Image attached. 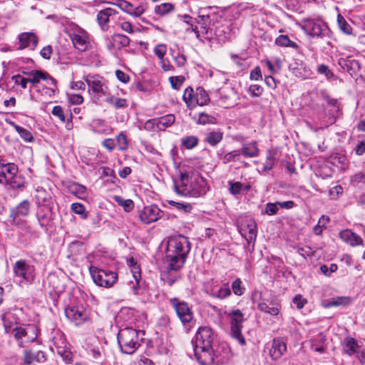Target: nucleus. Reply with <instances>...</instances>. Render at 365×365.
I'll list each match as a JSON object with an SVG mask.
<instances>
[{
    "instance_id": "f257e3e1",
    "label": "nucleus",
    "mask_w": 365,
    "mask_h": 365,
    "mask_svg": "<svg viewBox=\"0 0 365 365\" xmlns=\"http://www.w3.org/2000/svg\"><path fill=\"white\" fill-rule=\"evenodd\" d=\"M190 250V243L187 237L183 235L169 238L165 251V264L168 271H177L181 269Z\"/></svg>"
},
{
    "instance_id": "f03ea898",
    "label": "nucleus",
    "mask_w": 365,
    "mask_h": 365,
    "mask_svg": "<svg viewBox=\"0 0 365 365\" xmlns=\"http://www.w3.org/2000/svg\"><path fill=\"white\" fill-rule=\"evenodd\" d=\"M175 192L181 196L200 197L205 195L209 190L206 180L198 173H183L180 179L174 183Z\"/></svg>"
},
{
    "instance_id": "7ed1b4c3",
    "label": "nucleus",
    "mask_w": 365,
    "mask_h": 365,
    "mask_svg": "<svg viewBox=\"0 0 365 365\" xmlns=\"http://www.w3.org/2000/svg\"><path fill=\"white\" fill-rule=\"evenodd\" d=\"M139 334L143 335L140 331L130 327H126L119 331L118 342L123 353L132 354L138 349L140 345Z\"/></svg>"
},
{
    "instance_id": "20e7f679",
    "label": "nucleus",
    "mask_w": 365,
    "mask_h": 365,
    "mask_svg": "<svg viewBox=\"0 0 365 365\" xmlns=\"http://www.w3.org/2000/svg\"><path fill=\"white\" fill-rule=\"evenodd\" d=\"M88 87V93L95 103H99L103 98H108L110 94L106 81L99 76L88 75L84 78Z\"/></svg>"
},
{
    "instance_id": "39448f33",
    "label": "nucleus",
    "mask_w": 365,
    "mask_h": 365,
    "mask_svg": "<svg viewBox=\"0 0 365 365\" xmlns=\"http://www.w3.org/2000/svg\"><path fill=\"white\" fill-rule=\"evenodd\" d=\"M14 280L21 285L31 283L35 277V267L24 259L17 260L13 266Z\"/></svg>"
},
{
    "instance_id": "423d86ee",
    "label": "nucleus",
    "mask_w": 365,
    "mask_h": 365,
    "mask_svg": "<svg viewBox=\"0 0 365 365\" xmlns=\"http://www.w3.org/2000/svg\"><path fill=\"white\" fill-rule=\"evenodd\" d=\"M230 322L231 336L239 341L241 345H245L246 341L242 334L243 322L245 321L244 314L238 309L226 312Z\"/></svg>"
},
{
    "instance_id": "0eeeda50",
    "label": "nucleus",
    "mask_w": 365,
    "mask_h": 365,
    "mask_svg": "<svg viewBox=\"0 0 365 365\" xmlns=\"http://www.w3.org/2000/svg\"><path fill=\"white\" fill-rule=\"evenodd\" d=\"M90 273L95 284L100 287H110L118 279L116 272L93 267H90Z\"/></svg>"
},
{
    "instance_id": "6e6552de",
    "label": "nucleus",
    "mask_w": 365,
    "mask_h": 365,
    "mask_svg": "<svg viewBox=\"0 0 365 365\" xmlns=\"http://www.w3.org/2000/svg\"><path fill=\"white\" fill-rule=\"evenodd\" d=\"M169 303L174 309L178 319L183 325L189 324L193 320V312L188 304L176 297L169 299Z\"/></svg>"
},
{
    "instance_id": "1a4fd4ad",
    "label": "nucleus",
    "mask_w": 365,
    "mask_h": 365,
    "mask_svg": "<svg viewBox=\"0 0 365 365\" xmlns=\"http://www.w3.org/2000/svg\"><path fill=\"white\" fill-rule=\"evenodd\" d=\"M13 331L20 346H24L26 344L33 342L38 336V329L34 325L19 327L13 329Z\"/></svg>"
},
{
    "instance_id": "9d476101",
    "label": "nucleus",
    "mask_w": 365,
    "mask_h": 365,
    "mask_svg": "<svg viewBox=\"0 0 365 365\" xmlns=\"http://www.w3.org/2000/svg\"><path fill=\"white\" fill-rule=\"evenodd\" d=\"M215 335L210 327H200L195 336L194 348L211 349L215 339Z\"/></svg>"
},
{
    "instance_id": "9b49d317",
    "label": "nucleus",
    "mask_w": 365,
    "mask_h": 365,
    "mask_svg": "<svg viewBox=\"0 0 365 365\" xmlns=\"http://www.w3.org/2000/svg\"><path fill=\"white\" fill-rule=\"evenodd\" d=\"M195 356L201 365H218L223 363V360L215 355L213 352V347L211 349L194 348Z\"/></svg>"
},
{
    "instance_id": "f8f14e48",
    "label": "nucleus",
    "mask_w": 365,
    "mask_h": 365,
    "mask_svg": "<svg viewBox=\"0 0 365 365\" xmlns=\"http://www.w3.org/2000/svg\"><path fill=\"white\" fill-rule=\"evenodd\" d=\"M36 216L40 227L44 230H48V227L51 226L52 221L55 217L53 206L38 207L36 210Z\"/></svg>"
},
{
    "instance_id": "ddd939ff",
    "label": "nucleus",
    "mask_w": 365,
    "mask_h": 365,
    "mask_svg": "<svg viewBox=\"0 0 365 365\" xmlns=\"http://www.w3.org/2000/svg\"><path fill=\"white\" fill-rule=\"evenodd\" d=\"M163 215V212L155 205L145 206L140 212V220L144 224L157 221Z\"/></svg>"
},
{
    "instance_id": "4468645a",
    "label": "nucleus",
    "mask_w": 365,
    "mask_h": 365,
    "mask_svg": "<svg viewBox=\"0 0 365 365\" xmlns=\"http://www.w3.org/2000/svg\"><path fill=\"white\" fill-rule=\"evenodd\" d=\"M68 319L76 325L81 324L88 319V313L83 306H72L65 309Z\"/></svg>"
},
{
    "instance_id": "2eb2a0df",
    "label": "nucleus",
    "mask_w": 365,
    "mask_h": 365,
    "mask_svg": "<svg viewBox=\"0 0 365 365\" xmlns=\"http://www.w3.org/2000/svg\"><path fill=\"white\" fill-rule=\"evenodd\" d=\"M306 33L312 37L324 36L327 28L324 25L314 20H307L304 25Z\"/></svg>"
},
{
    "instance_id": "dca6fc26",
    "label": "nucleus",
    "mask_w": 365,
    "mask_h": 365,
    "mask_svg": "<svg viewBox=\"0 0 365 365\" xmlns=\"http://www.w3.org/2000/svg\"><path fill=\"white\" fill-rule=\"evenodd\" d=\"M287 351V344L282 338H274L269 349V356L272 360L279 359Z\"/></svg>"
},
{
    "instance_id": "f3484780",
    "label": "nucleus",
    "mask_w": 365,
    "mask_h": 365,
    "mask_svg": "<svg viewBox=\"0 0 365 365\" xmlns=\"http://www.w3.org/2000/svg\"><path fill=\"white\" fill-rule=\"evenodd\" d=\"M130 38L120 34H115L113 35L110 38H107V48L109 51H112L113 49L120 50L123 47H126L130 43Z\"/></svg>"
},
{
    "instance_id": "a211bd4d",
    "label": "nucleus",
    "mask_w": 365,
    "mask_h": 365,
    "mask_svg": "<svg viewBox=\"0 0 365 365\" xmlns=\"http://www.w3.org/2000/svg\"><path fill=\"white\" fill-rule=\"evenodd\" d=\"M19 48L24 49L29 48L34 50L37 46L38 39L36 35L33 32H24L19 35Z\"/></svg>"
},
{
    "instance_id": "6ab92c4d",
    "label": "nucleus",
    "mask_w": 365,
    "mask_h": 365,
    "mask_svg": "<svg viewBox=\"0 0 365 365\" xmlns=\"http://www.w3.org/2000/svg\"><path fill=\"white\" fill-rule=\"evenodd\" d=\"M340 238L351 247L363 245L362 238L350 230H344L339 232Z\"/></svg>"
},
{
    "instance_id": "aec40b11",
    "label": "nucleus",
    "mask_w": 365,
    "mask_h": 365,
    "mask_svg": "<svg viewBox=\"0 0 365 365\" xmlns=\"http://www.w3.org/2000/svg\"><path fill=\"white\" fill-rule=\"evenodd\" d=\"M35 197L38 207L53 206L51 193L43 187H38L36 189Z\"/></svg>"
},
{
    "instance_id": "412c9836",
    "label": "nucleus",
    "mask_w": 365,
    "mask_h": 365,
    "mask_svg": "<svg viewBox=\"0 0 365 365\" xmlns=\"http://www.w3.org/2000/svg\"><path fill=\"white\" fill-rule=\"evenodd\" d=\"M0 182L4 183L11 180L12 176L18 173V167L14 163H0Z\"/></svg>"
},
{
    "instance_id": "4be33fe9",
    "label": "nucleus",
    "mask_w": 365,
    "mask_h": 365,
    "mask_svg": "<svg viewBox=\"0 0 365 365\" xmlns=\"http://www.w3.org/2000/svg\"><path fill=\"white\" fill-rule=\"evenodd\" d=\"M116 14L115 10L111 8H106L98 12L97 15V21L101 26L102 30L107 31L108 29V23L109 18Z\"/></svg>"
},
{
    "instance_id": "5701e85b",
    "label": "nucleus",
    "mask_w": 365,
    "mask_h": 365,
    "mask_svg": "<svg viewBox=\"0 0 365 365\" xmlns=\"http://www.w3.org/2000/svg\"><path fill=\"white\" fill-rule=\"evenodd\" d=\"M72 42L74 46L81 51L86 50L88 46L87 36L84 32L75 33L71 36Z\"/></svg>"
},
{
    "instance_id": "b1692460",
    "label": "nucleus",
    "mask_w": 365,
    "mask_h": 365,
    "mask_svg": "<svg viewBox=\"0 0 365 365\" xmlns=\"http://www.w3.org/2000/svg\"><path fill=\"white\" fill-rule=\"evenodd\" d=\"M240 152L246 158H255L259 155V150L257 148V142L253 141L244 143Z\"/></svg>"
},
{
    "instance_id": "393cba45",
    "label": "nucleus",
    "mask_w": 365,
    "mask_h": 365,
    "mask_svg": "<svg viewBox=\"0 0 365 365\" xmlns=\"http://www.w3.org/2000/svg\"><path fill=\"white\" fill-rule=\"evenodd\" d=\"M29 210L30 202L27 200H25L11 210L10 216L14 219L18 216H26L29 213Z\"/></svg>"
},
{
    "instance_id": "a878e982",
    "label": "nucleus",
    "mask_w": 365,
    "mask_h": 365,
    "mask_svg": "<svg viewBox=\"0 0 365 365\" xmlns=\"http://www.w3.org/2000/svg\"><path fill=\"white\" fill-rule=\"evenodd\" d=\"M2 320L5 331L7 333H12L14 334L13 329L19 328V326L17 324V322L12 313H7L2 316Z\"/></svg>"
},
{
    "instance_id": "bb28decb",
    "label": "nucleus",
    "mask_w": 365,
    "mask_h": 365,
    "mask_svg": "<svg viewBox=\"0 0 365 365\" xmlns=\"http://www.w3.org/2000/svg\"><path fill=\"white\" fill-rule=\"evenodd\" d=\"M29 78H27L28 83L32 84L33 87L37 88L38 85L40 83V81L45 78L46 72L38 71V70H33L29 72Z\"/></svg>"
},
{
    "instance_id": "cd10ccee",
    "label": "nucleus",
    "mask_w": 365,
    "mask_h": 365,
    "mask_svg": "<svg viewBox=\"0 0 365 365\" xmlns=\"http://www.w3.org/2000/svg\"><path fill=\"white\" fill-rule=\"evenodd\" d=\"M5 184L9 185L13 189H19L25 187V178L24 177L16 173L14 175L11 180H6Z\"/></svg>"
},
{
    "instance_id": "c85d7f7f",
    "label": "nucleus",
    "mask_w": 365,
    "mask_h": 365,
    "mask_svg": "<svg viewBox=\"0 0 365 365\" xmlns=\"http://www.w3.org/2000/svg\"><path fill=\"white\" fill-rule=\"evenodd\" d=\"M351 303V299L349 297H337L327 300L324 307L329 308L331 307L346 306Z\"/></svg>"
},
{
    "instance_id": "c756f323",
    "label": "nucleus",
    "mask_w": 365,
    "mask_h": 365,
    "mask_svg": "<svg viewBox=\"0 0 365 365\" xmlns=\"http://www.w3.org/2000/svg\"><path fill=\"white\" fill-rule=\"evenodd\" d=\"M158 122V130H165L175 122V118L173 114L165 115L160 118H156Z\"/></svg>"
},
{
    "instance_id": "7c9ffc66",
    "label": "nucleus",
    "mask_w": 365,
    "mask_h": 365,
    "mask_svg": "<svg viewBox=\"0 0 365 365\" xmlns=\"http://www.w3.org/2000/svg\"><path fill=\"white\" fill-rule=\"evenodd\" d=\"M359 345L354 338H346L344 341V351L349 356H352L357 352Z\"/></svg>"
},
{
    "instance_id": "2f4dec72",
    "label": "nucleus",
    "mask_w": 365,
    "mask_h": 365,
    "mask_svg": "<svg viewBox=\"0 0 365 365\" xmlns=\"http://www.w3.org/2000/svg\"><path fill=\"white\" fill-rule=\"evenodd\" d=\"M182 99L190 109L195 107V91L191 87L185 90Z\"/></svg>"
},
{
    "instance_id": "473e14b6",
    "label": "nucleus",
    "mask_w": 365,
    "mask_h": 365,
    "mask_svg": "<svg viewBox=\"0 0 365 365\" xmlns=\"http://www.w3.org/2000/svg\"><path fill=\"white\" fill-rule=\"evenodd\" d=\"M210 102L207 93L202 87L197 88L195 91V106H200L207 105Z\"/></svg>"
},
{
    "instance_id": "72a5a7b5",
    "label": "nucleus",
    "mask_w": 365,
    "mask_h": 365,
    "mask_svg": "<svg viewBox=\"0 0 365 365\" xmlns=\"http://www.w3.org/2000/svg\"><path fill=\"white\" fill-rule=\"evenodd\" d=\"M211 295L213 297L223 299L231 295V289H230L228 284L226 283L217 289H213L212 290Z\"/></svg>"
},
{
    "instance_id": "f704fd0d",
    "label": "nucleus",
    "mask_w": 365,
    "mask_h": 365,
    "mask_svg": "<svg viewBox=\"0 0 365 365\" xmlns=\"http://www.w3.org/2000/svg\"><path fill=\"white\" fill-rule=\"evenodd\" d=\"M337 25L339 29L345 34L351 35L352 34V27L344 18V16L338 14L336 18Z\"/></svg>"
},
{
    "instance_id": "c9c22d12",
    "label": "nucleus",
    "mask_w": 365,
    "mask_h": 365,
    "mask_svg": "<svg viewBox=\"0 0 365 365\" xmlns=\"http://www.w3.org/2000/svg\"><path fill=\"white\" fill-rule=\"evenodd\" d=\"M222 137L223 134L222 132L212 131L207 135L205 140L210 145L215 146L222 140Z\"/></svg>"
},
{
    "instance_id": "e433bc0d",
    "label": "nucleus",
    "mask_w": 365,
    "mask_h": 365,
    "mask_svg": "<svg viewBox=\"0 0 365 365\" xmlns=\"http://www.w3.org/2000/svg\"><path fill=\"white\" fill-rule=\"evenodd\" d=\"M113 200L121 207L125 212L131 211L134 207V202L130 199H124L121 196L115 195L113 197Z\"/></svg>"
},
{
    "instance_id": "4c0bfd02",
    "label": "nucleus",
    "mask_w": 365,
    "mask_h": 365,
    "mask_svg": "<svg viewBox=\"0 0 365 365\" xmlns=\"http://www.w3.org/2000/svg\"><path fill=\"white\" fill-rule=\"evenodd\" d=\"M10 125L14 127V128L16 130V131L19 134V135L25 141L31 142L33 140V139H34L33 135L29 130L16 125L14 122H11Z\"/></svg>"
},
{
    "instance_id": "58836bf2",
    "label": "nucleus",
    "mask_w": 365,
    "mask_h": 365,
    "mask_svg": "<svg viewBox=\"0 0 365 365\" xmlns=\"http://www.w3.org/2000/svg\"><path fill=\"white\" fill-rule=\"evenodd\" d=\"M106 101L112 105L115 108H123L127 106V101L124 98H115L109 94Z\"/></svg>"
},
{
    "instance_id": "ea45409f",
    "label": "nucleus",
    "mask_w": 365,
    "mask_h": 365,
    "mask_svg": "<svg viewBox=\"0 0 365 365\" xmlns=\"http://www.w3.org/2000/svg\"><path fill=\"white\" fill-rule=\"evenodd\" d=\"M248 230L247 235L245 236V238L248 244L254 243L257 237V225L253 220H250V228Z\"/></svg>"
},
{
    "instance_id": "a19ab883",
    "label": "nucleus",
    "mask_w": 365,
    "mask_h": 365,
    "mask_svg": "<svg viewBox=\"0 0 365 365\" xmlns=\"http://www.w3.org/2000/svg\"><path fill=\"white\" fill-rule=\"evenodd\" d=\"M276 43L281 46L297 48V44L291 41L287 36L280 35L276 38Z\"/></svg>"
},
{
    "instance_id": "79ce46f5",
    "label": "nucleus",
    "mask_w": 365,
    "mask_h": 365,
    "mask_svg": "<svg viewBox=\"0 0 365 365\" xmlns=\"http://www.w3.org/2000/svg\"><path fill=\"white\" fill-rule=\"evenodd\" d=\"M257 307L260 311L274 316L277 315L279 312V309L277 306L271 307L266 302L259 303Z\"/></svg>"
},
{
    "instance_id": "37998d69",
    "label": "nucleus",
    "mask_w": 365,
    "mask_h": 365,
    "mask_svg": "<svg viewBox=\"0 0 365 365\" xmlns=\"http://www.w3.org/2000/svg\"><path fill=\"white\" fill-rule=\"evenodd\" d=\"M198 138L196 136L190 135L182 138L181 143L187 149H192L198 144Z\"/></svg>"
},
{
    "instance_id": "c03bdc74",
    "label": "nucleus",
    "mask_w": 365,
    "mask_h": 365,
    "mask_svg": "<svg viewBox=\"0 0 365 365\" xmlns=\"http://www.w3.org/2000/svg\"><path fill=\"white\" fill-rule=\"evenodd\" d=\"M319 340L320 341V343H322V344L320 346H315V342H317V341H312L311 349L314 351L322 354L326 350V338L322 333L319 334Z\"/></svg>"
},
{
    "instance_id": "a18cd8bd",
    "label": "nucleus",
    "mask_w": 365,
    "mask_h": 365,
    "mask_svg": "<svg viewBox=\"0 0 365 365\" xmlns=\"http://www.w3.org/2000/svg\"><path fill=\"white\" fill-rule=\"evenodd\" d=\"M198 124L206 125V124H215L216 123V118L205 113H199L198 120L197 121Z\"/></svg>"
},
{
    "instance_id": "49530a36",
    "label": "nucleus",
    "mask_w": 365,
    "mask_h": 365,
    "mask_svg": "<svg viewBox=\"0 0 365 365\" xmlns=\"http://www.w3.org/2000/svg\"><path fill=\"white\" fill-rule=\"evenodd\" d=\"M232 290L237 296H242L245 291V287L242 286V281L240 278H237L232 283Z\"/></svg>"
},
{
    "instance_id": "de8ad7c7",
    "label": "nucleus",
    "mask_w": 365,
    "mask_h": 365,
    "mask_svg": "<svg viewBox=\"0 0 365 365\" xmlns=\"http://www.w3.org/2000/svg\"><path fill=\"white\" fill-rule=\"evenodd\" d=\"M173 9V4L163 3L155 7V12L159 15H165Z\"/></svg>"
},
{
    "instance_id": "09e8293b",
    "label": "nucleus",
    "mask_w": 365,
    "mask_h": 365,
    "mask_svg": "<svg viewBox=\"0 0 365 365\" xmlns=\"http://www.w3.org/2000/svg\"><path fill=\"white\" fill-rule=\"evenodd\" d=\"M71 210L74 213L81 215L83 219L88 217V213L86 212L85 207L81 203H73L71 205Z\"/></svg>"
},
{
    "instance_id": "8fccbe9b",
    "label": "nucleus",
    "mask_w": 365,
    "mask_h": 365,
    "mask_svg": "<svg viewBox=\"0 0 365 365\" xmlns=\"http://www.w3.org/2000/svg\"><path fill=\"white\" fill-rule=\"evenodd\" d=\"M72 192L79 198L83 199L87 196L86 187L79 184H75L72 187Z\"/></svg>"
},
{
    "instance_id": "3c124183",
    "label": "nucleus",
    "mask_w": 365,
    "mask_h": 365,
    "mask_svg": "<svg viewBox=\"0 0 365 365\" xmlns=\"http://www.w3.org/2000/svg\"><path fill=\"white\" fill-rule=\"evenodd\" d=\"M117 145L120 150H126L128 147V142L125 135L120 133L116 138Z\"/></svg>"
},
{
    "instance_id": "603ef678",
    "label": "nucleus",
    "mask_w": 365,
    "mask_h": 365,
    "mask_svg": "<svg viewBox=\"0 0 365 365\" xmlns=\"http://www.w3.org/2000/svg\"><path fill=\"white\" fill-rule=\"evenodd\" d=\"M169 204L172 206L175 207L177 209L180 210H183L185 212H190L192 207L190 203H183V202H178L175 201L170 200Z\"/></svg>"
},
{
    "instance_id": "864d4df0",
    "label": "nucleus",
    "mask_w": 365,
    "mask_h": 365,
    "mask_svg": "<svg viewBox=\"0 0 365 365\" xmlns=\"http://www.w3.org/2000/svg\"><path fill=\"white\" fill-rule=\"evenodd\" d=\"M230 192L234 195H239L242 189V184L240 182H232L229 181Z\"/></svg>"
},
{
    "instance_id": "5fc2aeb1",
    "label": "nucleus",
    "mask_w": 365,
    "mask_h": 365,
    "mask_svg": "<svg viewBox=\"0 0 365 365\" xmlns=\"http://www.w3.org/2000/svg\"><path fill=\"white\" fill-rule=\"evenodd\" d=\"M11 79L15 84L20 85L22 88L26 89L27 88V78H25L20 74H17L12 76Z\"/></svg>"
},
{
    "instance_id": "6e6d98bb",
    "label": "nucleus",
    "mask_w": 365,
    "mask_h": 365,
    "mask_svg": "<svg viewBox=\"0 0 365 365\" xmlns=\"http://www.w3.org/2000/svg\"><path fill=\"white\" fill-rule=\"evenodd\" d=\"M46 78H43L42 81H45V83L42 86L44 87H50L58 89L57 81L51 76L48 73L46 72Z\"/></svg>"
},
{
    "instance_id": "4d7b16f0",
    "label": "nucleus",
    "mask_w": 365,
    "mask_h": 365,
    "mask_svg": "<svg viewBox=\"0 0 365 365\" xmlns=\"http://www.w3.org/2000/svg\"><path fill=\"white\" fill-rule=\"evenodd\" d=\"M49 283L53 287V289L56 292H62L64 289L63 284H56V282L58 281L56 275H50L48 277Z\"/></svg>"
},
{
    "instance_id": "13d9d810",
    "label": "nucleus",
    "mask_w": 365,
    "mask_h": 365,
    "mask_svg": "<svg viewBox=\"0 0 365 365\" xmlns=\"http://www.w3.org/2000/svg\"><path fill=\"white\" fill-rule=\"evenodd\" d=\"M153 51L160 59L163 60L167 52V46L163 43L158 44L154 48Z\"/></svg>"
},
{
    "instance_id": "bf43d9fd",
    "label": "nucleus",
    "mask_w": 365,
    "mask_h": 365,
    "mask_svg": "<svg viewBox=\"0 0 365 365\" xmlns=\"http://www.w3.org/2000/svg\"><path fill=\"white\" fill-rule=\"evenodd\" d=\"M317 72L320 74H324L328 79L334 77L333 72L324 64H320L318 66Z\"/></svg>"
},
{
    "instance_id": "052dcab7",
    "label": "nucleus",
    "mask_w": 365,
    "mask_h": 365,
    "mask_svg": "<svg viewBox=\"0 0 365 365\" xmlns=\"http://www.w3.org/2000/svg\"><path fill=\"white\" fill-rule=\"evenodd\" d=\"M345 66H347V71L350 74H352V71L355 73L356 71L359 70L360 68L358 61L356 60L347 61Z\"/></svg>"
},
{
    "instance_id": "680f3d73",
    "label": "nucleus",
    "mask_w": 365,
    "mask_h": 365,
    "mask_svg": "<svg viewBox=\"0 0 365 365\" xmlns=\"http://www.w3.org/2000/svg\"><path fill=\"white\" fill-rule=\"evenodd\" d=\"M278 206L279 205H278L277 202V203L269 202L266 205L264 213L267 214L268 215H275L279 210Z\"/></svg>"
},
{
    "instance_id": "e2e57ef3",
    "label": "nucleus",
    "mask_w": 365,
    "mask_h": 365,
    "mask_svg": "<svg viewBox=\"0 0 365 365\" xmlns=\"http://www.w3.org/2000/svg\"><path fill=\"white\" fill-rule=\"evenodd\" d=\"M240 150H233L228 153H226L223 158L222 161L225 164L235 160V158L240 156Z\"/></svg>"
},
{
    "instance_id": "0e129e2a",
    "label": "nucleus",
    "mask_w": 365,
    "mask_h": 365,
    "mask_svg": "<svg viewBox=\"0 0 365 365\" xmlns=\"http://www.w3.org/2000/svg\"><path fill=\"white\" fill-rule=\"evenodd\" d=\"M51 113L59 118L61 122H65L66 117L63 113V108L60 106H56L53 108Z\"/></svg>"
},
{
    "instance_id": "69168bd1",
    "label": "nucleus",
    "mask_w": 365,
    "mask_h": 365,
    "mask_svg": "<svg viewBox=\"0 0 365 365\" xmlns=\"http://www.w3.org/2000/svg\"><path fill=\"white\" fill-rule=\"evenodd\" d=\"M292 302L296 305L298 309H302L305 304L307 303V300L305 298H304L301 294H297L293 298Z\"/></svg>"
},
{
    "instance_id": "338daca9",
    "label": "nucleus",
    "mask_w": 365,
    "mask_h": 365,
    "mask_svg": "<svg viewBox=\"0 0 365 365\" xmlns=\"http://www.w3.org/2000/svg\"><path fill=\"white\" fill-rule=\"evenodd\" d=\"M248 91L252 97H259L262 95L263 92V88L259 85L255 84L251 85L249 87Z\"/></svg>"
},
{
    "instance_id": "774afa93",
    "label": "nucleus",
    "mask_w": 365,
    "mask_h": 365,
    "mask_svg": "<svg viewBox=\"0 0 365 365\" xmlns=\"http://www.w3.org/2000/svg\"><path fill=\"white\" fill-rule=\"evenodd\" d=\"M169 81L174 89H178L183 83V78L182 76H171L169 78Z\"/></svg>"
}]
</instances>
